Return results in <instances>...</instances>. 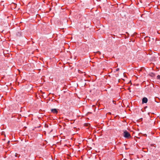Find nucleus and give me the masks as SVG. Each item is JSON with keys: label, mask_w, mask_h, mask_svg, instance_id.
<instances>
[{"label": "nucleus", "mask_w": 160, "mask_h": 160, "mask_svg": "<svg viewBox=\"0 0 160 160\" xmlns=\"http://www.w3.org/2000/svg\"><path fill=\"white\" fill-rule=\"evenodd\" d=\"M123 136L126 138H131L130 133L126 130L124 131Z\"/></svg>", "instance_id": "nucleus-1"}, {"label": "nucleus", "mask_w": 160, "mask_h": 160, "mask_svg": "<svg viewBox=\"0 0 160 160\" xmlns=\"http://www.w3.org/2000/svg\"><path fill=\"white\" fill-rule=\"evenodd\" d=\"M148 102V99L146 97L143 98L142 99V103H146Z\"/></svg>", "instance_id": "nucleus-2"}, {"label": "nucleus", "mask_w": 160, "mask_h": 160, "mask_svg": "<svg viewBox=\"0 0 160 160\" xmlns=\"http://www.w3.org/2000/svg\"><path fill=\"white\" fill-rule=\"evenodd\" d=\"M37 7L38 5L34 3L31 6V8L34 9H36L37 8Z\"/></svg>", "instance_id": "nucleus-3"}, {"label": "nucleus", "mask_w": 160, "mask_h": 160, "mask_svg": "<svg viewBox=\"0 0 160 160\" xmlns=\"http://www.w3.org/2000/svg\"><path fill=\"white\" fill-rule=\"evenodd\" d=\"M51 111L52 112H53L54 113H57L58 112V111H57V109H52Z\"/></svg>", "instance_id": "nucleus-4"}, {"label": "nucleus", "mask_w": 160, "mask_h": 160, "mask_svg": "<svg viewBox=\"0 0 160 160\" xmlns=\"http://www.w3.org/2000/svg\"><path fill=\"white\" fill-rule=\"evenodd\" d=\"M157 79L158 80H160V75H158L157 76Z\"/></svg>", "instance_id": "nucleus-5"}, {"label": "nucleus", "mask_w": 160, "mask_h": 160, "mask_svg": "<svg viewBox=\"0 0 160 160\" xmlns=\"http://www.w3.org/2000/svg\"><path fill=\"white\" fill-rule=\"evenodd\" d=\"M151 74V76H154V74H153V73H152Z\"/></svg>", "instance_id": "nucleus-6"}, {"label": "nucleus", "mask_w": 160, "mask_h": 160, "mask_svg": "<svg viewBox=\"0 0 160 160\" xmlns=\"http://www.w3.org/2000/svg\"><path fill=\"white\" fill-rule=\"evenodd\" d=\"M119 70V68H117V69H116V71H118Z\"/></svg>", "instance_id": "nucleus-7"}, {"label": "nucleus", "mask_w": 160, "mask_h": 160, "mask_svg": "<svg viewBox=\"0 0 160 160\" xmlns=\"http://www.w3.org/2000/svg\"><path fill=\"white\" fill-rule=\"evenodd\" d=\"M30 3L29 2L28 5V7H30Z\"/></svg>", "instance_id": "nucleus-8"}, {"label": "nucleus", "mask_w": 160, "mask_h": 160, "mask_svg": "<svg viewBox=\"0 0 160 160\" xmlns=\"http://www.w3.org/2000/svg\"><path fill=\"white\" fill-rule=\"evenodd\" d=\"M18 155V154L16 153V154H15V156H16V157H18V156H17V155Z\"/></svg>", "instance_id": "nucleus-9"}, {"label": "nucleus", "mask_w": 160, "mask_h": 160, "mask_svg": "<svg viewBox=\"0 0 160 160\" xmlns=\"http://www.w3.org/2000/svg\"><path fill=\"white\" fill-rule=\"evenodd\" d=\"M45 127H48V125H46V124L45 125Z\"/></svg>", "instance_id": "nucleus-10"}, {"label": "nucleus", "mask_w": 160, "mask_h": 160, "mask_svg": "<svg viewBox=\"0 0 160 160\" xmlns=\"http://www.w3.org/2000/svg\"><path fill=\"white\" fill-rule=\"evenodd\" d=\"M9 142H10V141H8V144H9Z\"/></svg>", "instance_id": "nucleus-11"}, {"label": "nucleus", "mask_w": 160, "mask_h": 160, "mask_svg": "<svg viewBox=\"0 0 160 160\" xmlns=\"http://www.w3.org/2000/svg\"><path fill=\"white\" fill-rule=\"evenodd\" d=\"M98 52V53H100V52L99 51H98V52Z\"/></svg>", "instance_id": "nucleus-12"}]
</instances>
